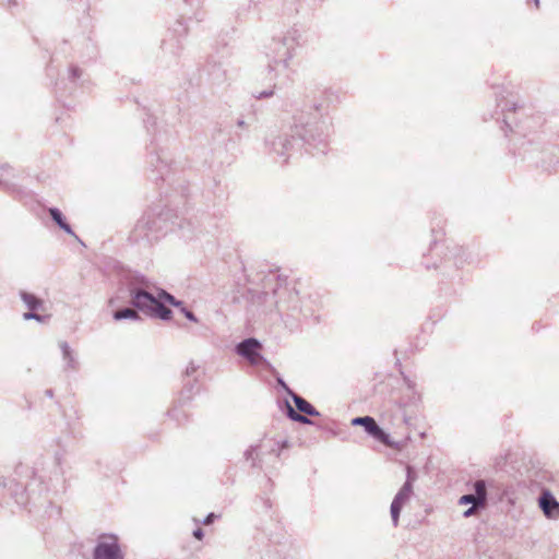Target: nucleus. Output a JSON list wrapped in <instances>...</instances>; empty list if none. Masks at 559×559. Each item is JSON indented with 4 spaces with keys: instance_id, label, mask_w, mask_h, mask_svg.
Masks as SVG:
<instances>
[{
    "instance_id": "obj_1",
    "label": "nucleus",
    "mask_w": 559,
    "mask_h": 559,
    "mask_svg": "<svg viewBox=\"0 0 559 559\" xmlns=\"http://www.w3.org/2000/svg\"><path fill=\"white\" fill-rule=\"evenodd\" d=\"M160 299H164L176 307L181 305V302L177 301L174 296L164 290L158 294V298H155L144 290H135L132 293V304L136 308L163 320H168L170 319L171 311L163 306Z\"/></svg>"
},
{
    "instance_id": "obj_2",
    "label": "nucleus",
    "mask_w": 559,
    "mask_h": 559,
    "mask_svg": "<svg viewBox=\"0 0 559 559\" xmlns=\"http://www.w3.org/2000/svg\"><path fill=\"white\" fill-rule=\"evenodd\" d=\"M94 559H122V554L115 535H102L94 550Z\"/></svg>"
},
{
    "instance_id": "obj_3",
    "label": "nucleus",
    "mask_w": 559,
    "mask_h": 559,
    "mask_svg": "<svg viewBox=\"0 0 559 559\" xmlns=\"http://www.w3.org/2000/svg\"><path fill=\"white\" fill-rule=\"evenodd\" d=\"M352 425L362 426L371 437L390 448H394L396 445L395 442L390 439V436L377 425L372 417H356L352 420Z\"/></svg>"
},
{
    "instance_id": "obj_4",
    "label": "nucleus",
    "mask_w": 559,
    "mask_h": 559,
    "mask_svg": "<svg viewBox=\"0 0 559 559\" xmlns=\"http://www.w3.org/2000/svg\"><path fill=\"white\" fill-rule=\"evenodd\" d=\"M475 495H464L460 498V504L473 503V507L464 512L465 516L474 513L475 507L484 506L486 501V486L483 480H478L474 485Z\"/></svg>"
},
{
    "instance_id": "obj_5",
    "label": "nucleus",
    "mask_w": 559,
    "mask_h": 559,
    "mask_svg": "<svg viewBox=\"0 0 559 559\" xmlns=\"http://www.w3.org/2000/svg\"><path fill=\"white\" fill-rule=\"evenodd\" d=\"M261 344L255 338H248L237 346V353L247 358L250 364L255 365L262 360Z\"/></svg>"
},
{
    "instance_id": "obj_6",
    "label": "nucleus",
    "mask_w": 559,
    "mask_h": 559,
    "mask_svg": "<svg viewBox=\"0 0 559 559\" xmlns=\"http://www.w3.org/2000/svg\"><path fill=\"white\" fill-rule=\"evenodd\" d=\"M539 503L546 516L550 519L559 518V502L549 492L543 493Z\"/></svg>"
},
{
    "instance_id": "obj_7",
    "label": "nucleus",
    "mask_w": 559,
    "mask_h": 559,
    "mask_svg": "<svg viewBox=\"0 0 559 559\" xmlns=\"http://www.w3.org/2000/svg\"><path fill=\"white\" fill-rule=\"evenodd\" d=\"M294 402L299 412L310 416L318 415V412L314 409V407L305 399L298 395H294Z\"/></svg>"
},
{
    "instance_id": "obj_8",
    "label": "nucleus",
    "mask_w": 559,
    "mask_h": 559,
    "mask_svg": "<svg viewBox=\"0 0 559 559\" xmlns=\"http://www.w3.org/2000/svg\"><path fill=\"white\" fill-rule=\"evenodd\" d=\"M49 213L52 219L68 234H73L69 224L63 221L62 214L57 209H50Z\"/></svg>"
},
{
    "instance_id": "obj_9",
    "label": "nucleus",
    "mask_w": 559,
    "mask_h": 559,
    "mask_svg": "<svg viewBox=\"0 0 559 559\" xmlns=\"http://www.w3.org/2000/svg\"><path fill=\"white\" fill-rule=\"evenodd\" d=\"M115 320H122V319H138V312L133 309L127 308L122 310H118L114 313Z\"/></svg>"
},
{
    "instance_id": "obj_10",
    "label": "nucleus",
    "mask_w": 559,
    "mask_h": 559,
    "mask_svg": "<svg viewBox=\"0 0 559 559\" xmlns=\"http://www.w3.org/2000/svg\"><path fill=\"white\" fill-rule=\"evenodd\" d=\"M411 491H412L411 485L405 484L403 486V488L399 491V493L395 496L394 501H399L401 504L404 506V503L411 496Z\"/></svg>"
},
{
    "instance_id": "obj_11",
    "label": "nucleus",
    "mask_w": 559,
    "mask_h": 559,
    "mask_svg": "<svg viewBox=\"0 0 559 559\" xmlns=\"http://www.w3.org/2000/svg\"><path fill=\"white\" fill-rule=\"evenodd\" d=\"M22 298L32 310L36 309L40 304V301L34 295L31 294L24 293L22 294Z\"/></svg>"
},
{
    "instance_id": "obj_12",
    "label": "nucleus",
    "mask_w": 559,
    "mask_h": 559,
    "mask_svg": "<svg viewBox=\"0 0 559 559\" xmlns=\"http://www.w3.org/2000/svg\"><path fill=\"white\" fill-rule=\"evenodd\" d=\"M403 504H401L399 501H394L391 504V514L394 525H397L400 512L402 510Z\"/></svg>"
},
{
    "instance_id": "obj_13",
    "label": "nucleus",
    "mask_w": 559,
    "mask_h": 559,
    "mask_svg": "<svg viewBox=\"0 0 559 559\" xmlns=\"http://www.w3.org/2000/svg\"><path fill=\"white\" fill-rule=\"evenodd\" d=\"M288 416H289L293 420L298 421V423H301V424H309V423H310V420H309L306 416H304V415H301V414L296 413V412L294 411V408H293L292 406H289V405H288Z\"/></svg>"
},
{
    "instance_id": "obj_14",
    "label": "nucleus",
    "mask_w": 559,
    "mask_h": 559,
    "mask_svg": "<svg viewBox=\"0 0 559 559\" xmlns=\"http://www.w3.org/2000/svg\"><path fill=\"white\" fill-rule=\"evenodd\" d=\"M182 312H183V314L186 316L187 319H189V320H191L193 322L198 321L197 318L194 317V314L191 311L182 308Z\"/></svg>"
},
{
    "instance_id": "obj_15",
    "label": "nucleus",
    "mask_w": 559,
    "mask_h": 559,
    "mask_svg": "<svg viewBox=\"0 0 559 559\" xmlns=\"http://www.w3.org/2000/svg\"><path fill=\"white\" fill-rule=\"evenodd\" d=\"M193 536H194L195 538H198V539H202V537H203V532H202V530H201V528L195 530V531L193 532Z\"/></svg>"
},
{
    "instance_id": "obj_16",
    "label": "nucleus",
    "mask_w": 559,
    "mask_h": 559,
    "mask_svg": "<svg viewBox=\"0 0 559 559\" xmlns=\"http://www.w3.org/2000/svg\"><path fill=\"white\" fill-rule=\"evenodd\" d=\"M33 318H37L36 314H33V313H25L24 314V319L28 320V319H33Z\"/></svg>"
},
{
    "instance_id": "obj_17",
    "label": "nucleus",
    "mask_w": 559,
    "mask_h": 559,
    "mask_svg": "<svg viewBox=\"0 0 559 559\" xmlns=\"http://www.w3.org/2000/svg\"><path fill=\"white\" fill-rule=\"evenodd\" d=\"M63 352H64V355H68L69 354V348L67 345H63Z\"/></svg>"
},
{
    "instance_id": "obj_18",
    "label": "nucleus",
    "mask_w": 559,
    "mask_h": 559,
    "mask_svg": "<svg viewBox=\"0 0 559 559\" xmlns=\"http://www.w3.org/2000/svg\"><path fill=\"white\" fill-rule=\"evenodd\" d=\"M535 1V5L538 8L539 5V0H534Z\"/></svg>"
}]
</instances>
